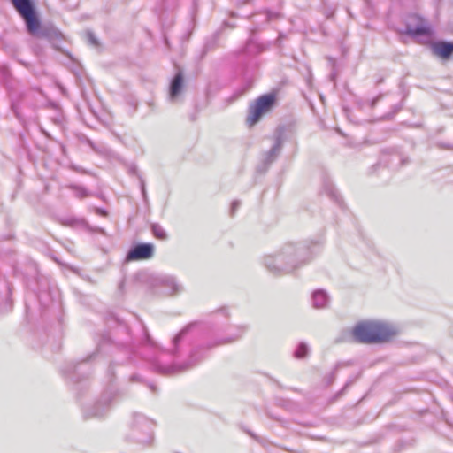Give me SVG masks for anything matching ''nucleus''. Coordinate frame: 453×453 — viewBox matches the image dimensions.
<instances>
[{"label": "nucleus", "instance_id": "f257e3e1", "mask_svg": "<svg viewBox=\"0 0 453 453\" xmlns=\"http://www.w3.org/2000/svg\"><path fill=\"white\" fill-rule=\"evenodd\" d=\"M198 326L197 321H193L187 324L182 329L177 333L171 341V345L165 350L159 349L158 353L155 357H148L147 358L150 361L154 370L163 375H173L184 372L194 367L197 366L204 358V350H210L215 347L232 343L239 340L247 330V326H240L236 327V332L227 337H221L211 342H208L204 345L197 346L191 349L188 358L180 364L165 365L163 364V356L165 352L169 353L174 357L180 356L182 352V343L186 336L193 331Z\"/></svg>", "mask_w": 453, "mask_h": 453}, {"label": "nucleus", "instance_id": "f03ea898", "mask_svg": "<svg viewBox=\"0 0 453 453\" xmlns=\"http://www.w3.org/2000/svg\"><path fill=\"white\" fill-rule=\"evenodd\" d=\"M319 248L313 241L286 242L275 255L265 256L264 265L274 275L291 273L310 262Z\"/></svg>", "mask_w": 453, "mask_h": 453}, {"label": "nucleus", "instance_id": "7ed1b4c3", "mask_svg": "<svg viewBox=\"0 0 453 453\" xmlns=\"http://www.w3.org/2000/svg\"><path fill=\"white\" fill-rule=\"evenodd\" d=\"M11 3L23 19L29 35L46 39L55 49L60 50V43L63 40L62 33L53 25L41 26V20L33 0H11Z\"/></svg>", "mask_w": 453, "mask_h": 453}, {"label": "nucleus", "instance_id": "20e7f679", "mask_svg": "<svg viewBox=\"0 0 453 453\" xmlns=\"http://www.w3.org/2000/svg\"><path fill=\"white\" fill-rule=\"evenodd\" d=\"M395 331L388 324L378 321L360 322L353 328L352 335L360 343H378L388 341Z\"/></svg>", "mask_w": 453, "mask_h": 453}, {"label": "nucleus", "instance_id": "39448f33", "mask_svg": "<svg viewBox=\"0 0 453 453\" xmlns=\"http://www.w3.org/2000/svg\"><path fill=\"white\" fill-rule=\"evenodd\" d=\"M153 422L142 414L133 416L130 437L142 445L147 446L153 441Z\"/></svg>", "mask_w": 453, "mask_h": 453}, {"label": "nucleus", "instance_id": "423d86ee", "mask_svg": "<svg viewBox=\"0 0 453 453\" xmlns=\"http://www.w3.org/2000/svg\"><path fill=\"white\" fill-rule=\"evenodd\" d=\"M276 103V96L274 94H265L259 96L249 107V114L246 118L248 126L252 127L258 123L262 117L269 112Z\"/></svg>", "mask_w": 453, "mask_h": 453}, {"label": "nucleus", "instance_id": "0eeeda50", "mask_svg": "<svg viewBox=\"0 0 453 453\" xmlns=\"http://www.w3.org/2000/svg\"><path fill=\"white\" fill-rule=\"evenodd\" d=\"M402 33L411 37L430 36L433 29L425 18L412 13L406 16L405 29Z\"/></svg>", "mask_w": 453, "mask_h": 453}, {"label": "nucleus", "instance_id": "6e6552de", "mask_svg": "<svg viewBox=\"0 0 453 453\" xmlns=\"http://www.w3.org/2000/svg\"><path fill=\"white\" fill-rule=\"evenodd\" d=\"M114 398L115 393L111 391L104 392L94 404L83 409L84 418H103L109 412Z\"/></svg>", "mask_w": 453, "mask_h": 453}, {"label": "nucleus", "instance_id": "1a4fd4ad", "mask_svg": "<svg viewBox=\"0 0 453 453\" xmlns=\"http://www.w3.org/2000/svg\"><path fill=\"white\" fill-rule=\"evenodd\" d=\"M155 246L150 242H139L131 246L127 251V261L147 260L154 256Z\"/></svg>", "mask_w": 453, "mask_h": 453}, {"label": "nucleus", "instance_id": "9d476101", "mask_svg": "<svg viewBox=\"0 0 453 453\" xmlns=\"http://www.w3.org/2000/svg\"><path fill=\"white\" fill-rule=\"evenodd\" d=\"M156 286L162 288L167 296H177L184 291L183 285L173 275H162L155 280Z\"/></svg>", "mask_w": 453, "mask_h": 453}, {"label": "nucleus", "instance_id": "9b49d317", "mask_svg": "<svg viewBox=\"0 0 453 453\" xmlns=\"http://www.w3.org/2000/svg\"><path fill=\"white\" fill-rule=\"evenodd\" d=\"M184 88V74L179 70L170 81L168 89V100L171 103L179 101Z\"/></svg>", "mask_w": 453, "mask_h": 453}, {"label": "nucleus", "instance_id": "f8f14e48", "mask_svg": "<svg viewBox=\"0 0 453 453\" xmlns=\"http://www.w3.org/2000/svg\"><path fill=\"white\" fill-rule=\"evenodd\" d=\"M431 50L434 56L442 60H449L453 56V42L436 41L431 44Z\"/></svg>", "mask_w": 453, "mask_h": 453}, {"label": "nucleus", "instance_id": "ddd939ff", "mask_svg": "<svg viewBox=\"0 0 453 453\" xmlns=\"http://www.w3.org/2000/svg\"><path fill=\"white\" fill-rule=\"evenodd\" d=\"M63 224L77 229H83L90 233H99L105 234V231L101 227H93L84 218H78L74 216L67 217L63 219Z\"/></svg>", "mask_w": 453, "mask_h": 453}, {"label": "nucleus", "instance_id": "4468645a", "mask_svg": "<svg viewBox=\"0 0 453 453\" xmlns=\"http://www.w3.org/2000/svg\"><path fill=\"white\" fill-rule=\"evenodd\" d=\"M311 301L315 309H324L328 306L330 298L324 289H317L311 295Z\"/></svg>", "mask_w": 453, "mask_h": 453}, {"label": "nucleus", "instance_id": "2eb2a0df", "mask_svg": "<svg viewBox=\"0 0 453 453\" xmlns=\"http://www.w3.org/2000/svg\"><path fill=\"white\" fill-rule=\"evenodd\" d=\"M283 145V139L281 134H278L275 138L274 144L273 147L267 151V154L272 157V159L276 160L279 157Z\"/></svg>", "mask_w": 453, "mask_h": 453}, {"label": "nucleus", "instance_id": "dca6fc26", "mask_svg": "<svg viewBox=\"0 0 453 453\" xmlns=\"http://www.w3.org/2000/svg\"><path fill=\"white\" fill-rule=\"evenodd\" d=\"M67 188L74 191L75 196L80 199L88 197L91 195V193L85 187L81 185L70 184L67 186Z\"/></svg>", "mask_w": 453, "mask_h": 453}, {"label": "nucleus", "instance_id": "f3484780", "mask_svg": "<svg viewBox=\"0 0 453 453\" xmlns=\"http://www.w3.org/2000/svg\"><path fill=\"white\" fill-rule=\"evenodd\" d=\"M274 161L275 160L272 159L267 152H265L263 156L261 163L257 167V171L260 173H265Z\"/></svg>", "mask_w": 453, "mask_h": 453}, {"label": "nucleus", "instance_id": "a211bd4d", "mask_svg": "<svg viewBox=\"0 0 453 453\" xmlns=\"http://www.w3.org/2000/svg\"><path fill=\"white\" fill-rule=\"evenodd\" d=\"M153 235L159 240L165 241L167 239V234L165 230L157 223L151 224L150 226Z\"/></svg>", "mask_w": 453, "mask_h": 453}, {"label": "nucleus", "instance_id": "6ab92c4d", "mask_svg": "<svg viewBox=\"0 0 453 453\" xmlns=\"http://www.w3.org/2000/svg\"><path fill=\"white\" fill-rule=\"evenodd\" d=\"M309 346L305 342H299L294 352V357L297 359L303 358L309 354Z\"/></svg>", "mask_w": 453, "mask_h": 453}, {"label": "nucleus", "instance_id": "aec40b11", "mask_svg": "<svg viewBox=\"0 0 453 453\" xmlns=\"http://www.w3.org/2000/svg\"><path fill=\"white\" fill-rule=\"evenodd\" d=\"M143 344L147 346L148 348L157 349V343L153 341V339L150 337L149 331L146 327H143Z\"/></svg>", "mask_w": 453, "mask_h": 453}, {"label": "nucleus", "instance_id": "412c9836", "mask_svg": "<svg viewBox=\"0 0 453 453\" xmlns=\"http://www.w3.org/2000/svg\"><path fill=\"white\" fill-rule=\"evenodd\" d=\"M86 38H87L88 43H89L90 45H92L94 47L99 46V41L92 31L88 30L86 32Z\"/></svg>", "mask_w": 453, "mask_h": 453}, {"label": "nucleus", "instance_id": "4be33fe9", "mask_svg": "<svg viewBox=\"0 0 453 453\" xmlns=\"http://www.w3.org/2000/svg\"><path fill=\"white\" fill-rule=\"evenodd\" d=\"M111 342V338L108 334H104L101 335L100 340L97 343V351H101L104 344H108Z\"/></svg>", "mask_w": 453, "mask_h": 453}, {"label": "nucleus", "instance_id": "5701e85b", "mask_svg": "<svg viewBox=\"0 0 453 453\" xmlns=\"http://www.w3.org/2000/svg\"><path fill=\"white\" fill-rule=\"evenodd\" d=\"M328 196L333 198L336 203H341L342 198L337 190L334 187H329L326 189Z\"/></svg>", "mask_w": 453, "mask_h": 453}, {"label": "nucleus", "instance_id": "b1692460", "mask_svg": "<svg viewBox=\"0 0 453 453\" xmlns=\"http://www.w3.org/2000/svg\"><path fill=\"white\" fill-rule=\"evenodd\" d=\"M12 310V302L9 298H6L3 304H0V312L4 313Z\"/></svg>", "mask_w": 453, "mask_h": 453}, {"label": "nucleus", "instance_id": "393cba45", "mask_svg": "<svg viewBox=\"0 0 453 453\" xmlns=\"http://www.w3.org/2000/svg\"><path fill=\"white\" fill-rule=\"evenodd\" d=\"M278 17V13L272 12L270 11L265 12V22H269L270 20L276 19Z\"/></svg>", "mask_w": 453, "mask_h": 453}, {"label": "nucleus", "instance_id": "a878e982", "mask_svg": "<svg viewBox=\"0 0 453 453\" xmlns=\"http://www.w3.org/2000/svg\"><path fill=\"white\" fill-rule=\"evenodd\" d=\"M240 205H241V202L238 200H234L232 202L231 208H230V213L232 216H234L235 211L239 209Z\"/></svg>", "mask_w": 453, "mask_h": 453}, {"label": "nucleus", "instance_id": "bb28decb", "mask_svg": "<svg viewBox=\"0 0 453 453\" xmlns=\"http://www.w3.org/2000/svg\"><path fill=\"white\" fill-rule=\"evenodd\" d=\"M141 192H142V198H143L144 202H147L148 195H147V190H146V187H145V182L142 179H141Z\"/></svg>", "mask_w": 453, "mask_h": 453}, {"label": "nucleus", "instance_id": "cd10ccee", "mask_svg": "<svg viewBox=\"0 0 453 453\" xmlns=\"http://www.w3.org/2000/svg\"><path fill=\"white\" fill-rule=\"evenodd\" d=\"M94 211L100 216L106 217L108 216V211L105 209L100 207H95Z\"/></svg>", "mask_w": 453, "mask_h": 453}, {"label": "nucleus", "instance_id": "c85d7f7f", "mask_svg": "<svg viewBox=\"0 0 453 453\" xmlns=\"http://www.w3.org/2000/svg\"><path fill=\"white\" fill-rule=\"evenodd\" d=\"M139 380H140V377L137 374H133L130 377V381H132V382H135V381H139Z\"/></svg>", "mask_w": 453, "mask_h": 453}, {"label": "nucleus", "instance_id": "c756f323", "mask_svg": "<svg viewBox=\"0 0 453 453\" xmlns=\"http://www.w3.org/2000/svg\"><path fill=\"white\" fill-rule=\"evenodd\" d=\"M380 96H377V97L373 98L372 103H371V106L374 107L375 104H377V102L380 100Z\"/></svg>", "mask_w": 453, "mask_h": 453}, {"label": "nucleus", "instance_id": "7c9ffc66", "mask_svg": "<svg viewBox=\"0 0 453 453\" xmlns=\"http://www.w3.org/2000/svg\"><path fill=\"white\" fill-rule=\"evenodd\" d=\"M150 388L151 389L152 392H156V387L152 384H150L149 385Z\"/></svg>", "mask_w": 453, "mask_h": 453}, {"label": "nucleus", "instance_id": "2f4dec72", "mask_svg": "<svg viewBox=\"0 0 453 453\" xmlns=\"http://www.w3.org/2000/svg\"><path fill=\"white\" fill-rule=\"evenodd\" d=\"M108 372L112 375V365H110L109 369H108Z\"/></svg>", "mask_w": 453, "mask_h": 453}, {"label": "nucleus", "instance_id": "473e14b6", "mask_svg": "<svg viewBox=\"0 0 453 453\" xmlns=\"http://www.w3.org/2000/svg\"><path fill=\"white\" fill-rule=\"evenodd\" d=\"M334 379V372H332L330 375V382Z\"/></svg>", "mask_w": 453, "mask_h": 453}, {"label": "nucleus", "instance_id": "72a5a7b5", "mask_svg": "<svg viewBox=\"0 0 453 453\" xmlns=\"http://www.w3.org/2000/svg\"><path fill=\"white\" fill-rule=\"evenodd\" d=\"M2 73H3V75H4V76H5V75H7L8 71H7V70H5V69H4V70L2 71Z\"/></svg>", "mask_w": 453, "mask_h": 453}, {"label": "nucleus", "instance_id": "f704fd0d", "mask_svg": "<svg viewBox=\"0 0 453 453\" xmlns=\"http://www.w3.org/2000/svg\"><path fill=\"white\" fill-rule=\"evenodd\" d=\"M247 433H248L250 436L254 437V434H253L252 433H250V432H249V431H247Z\"/></svg>", "mask_w": 453, "mask_h": 453}, {"label": "nucleus", "instance_id": "c9c22d12", "mask_svg": "<svg viewBox=\"0 0 453 453\" xmlns=\"http://www.w3.org/2000/svg\"><path fill=\"white\" fill-rule=\"evenodd\" d=\"M91 358H92V355H91V356H89V357L86 359V361H88V360H89V359H91Z\"/></svg>", "mask_w": 453, "mask_h": 453}, {"label": "nucleus", "instance_id": "e433bc0d", "mask_svg": "<svg viewBox=\"0 0 453 453\" xmlns=\"http://www.w3.org/2000/svg\"><path fill=\"white\" fill-rule=\"evenodd\" d=\"M393 157H394L395 159H398V157H399L397 155H394Z\"/></svg>", "mask_w": 453, "mask_h": 453}, {"label": "nucleus", "instance_id": "4c0bfd02", "mask_svg": "<svg viewBox=\"0 0 453 453\" xmlns=\"http://www.w3.org/2000/svg\"><path fill=\"white\" fill-rule=\"evenodd\" d=\"M75 371H76V365L73 366V372H75Z\"/></svg>", "mask_w": 453, "mask_h": 453}]
</instances>
